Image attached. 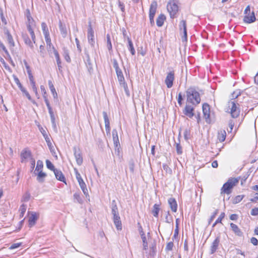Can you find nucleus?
<instances>
[{"label":"nucleus","mask_w":258,"mask_h":258,"mask_svg":"<svg viewBox=\"0 0 258 258\" xmlns=\"http://www.w3.org/2000/svg\"><path fill=\"white\" fill-rule=\"evenodd\" d=\"M187 102L192 105H197L200 103V95L195 87H190L186 91Z\"/></svg>","instance_id":"f257e3e1"},{"label":"nucleus","mask_w":258,"mask_h":258,"mask_svg":"<svg viewBox=\"0 0 258 258\" xmlns=\"http://www.w3.org/2000/svg\"><path fill=\"white\" fill-rule=\"evenodd\" d=\"M240 177L229 178L221 188V194L229 195L232 192V188L239 182Z\"/></svg>","instance_id":"f03ea898"},{"label":"nucleus","mask_w":258,"mask_h":258,"mask_svg":"<svg viewBox=\"0 0 258 258\" xmlns=\"http://www.w3.org/2000/svg\"><path fill=\"white\" fill-rule=\"evenodd\" d=\"M178 4V0H169L167 3V10L171 19L176 17L179 10Z\"/></svg>","instance_id":"7ed1b4c3"},{"label":"nucleus","mask_w":258,"mask_h":258,"mask_svg":"<svg viewBox=\"0 0 258 258\" xmlns=\"http://www.w3.org/2000/svg\"><path fill=\"white\" fill-rule=\"evenodd\" d=\"M228 111L233 118H237L240 112L239 104L235 100H231L228 103Z\"/></svg>","instance_id":"20e7f679"},{"label":"nucleus","mask_w":258,"mask_h":258,"mask_svg":"<svg viewBox=\"0 0 258 258\" xmlns=\"http://www.w3.org/2000/svg\"><path fill=\"white\" fill-rule=\"evenodd\" d=\"M26 26L27 30L30 34L34 43L36 42V36L34 33V29L36 28V23L34 19L28 20L26 21Z\"/></svg>","instance_id":"39448f33"},{"label":"nucleus","mask_w":258,"mask_h":258,"mask_svg":"<svg viewBox=\"0 0 258 258\" xmlns=\"http://www.w3.org/2000/svg\"><path fill=\"white\" fill-rule=\"evenodd\" d=\"M243 21L248 24L254 22L255 20V16L253 11L250 12V8L249 6H247L244 12Z\"/></svg>","instance_id":"423d86ee"},{"label":"nucleus","mask_w":258,"mask_h":258,"mask_svg":"<svg viewBox=\"0 0 258 258\" xmlns=\"http://www.w3.org/2000/svg\"><path fill=\"white\" fill-rule=\"evenodd\" d=\"M41 26L47 46L50 49L51 46H52V43L48 28L45 22H42Z\"/></svg>","instance_id":"0eeeda50"},{"label":"nucleus","mask_w":258,"mask_h":258,"mask_svg":"<svg viewBox=\"0 0 258 258\" xmlns=\"http://www.w3.org/2000/svg\"><path fill=\"white\" fill-rule=\"evenodd\" d=\"M75 173L76 179H77V181L83 192L86 196H88V189L87 188L86 183L82 178L81 174L77 169H75Z\"/></svg>","instance_id":"6e6552de"},{"label":"nucleus","mask_w":258,"mask_h":258,"mask_svg":"<svg viewBox=\"0 0 258 258\" xmlns=\"http://www.w3.org/2000/svg\"><path fill=\"white\" fill-rule=\"evenodd\" d=\"M33 158L32 152L31 150L28 148H24L21 152L20 159L21 163L26 162L28 159H31Z\"/></svg>","instance_id":"1a4fd4ad"},{"label":"nucleus","mask_w":258,"mask_h":258,"mask_svg":"<svg viewBox=\"0 0 258 258\" xmlns=\"http://www.w3.org/2000/svg\"><path fill=\"white\" fill-rule=\"evenodd\" d=\"M174 79L175 72L174 71H171L167 73L165 79V83L167 88H170L172 87Z\"/></svg>","instance_id":"9d476101"},{"label":"nucleus","mask_w":258,"mask_h":258,"mask_svg":"<svg viewBox=\"0 0 258 258\" xmlns=\"http://www.w3.org/2000/svg\"><path fill=\"white\" fill-rule=\"evenodd\" d=\"M87 39L88 42L92 46L95 44L94 32L91 25H89L87 31Z\"/></svg>","instance_id":"9b49d317"},{"label":"nucleus","mask_w":258,"mask_h":258,"mask_svg":"<svg viewBox=\"0 0 258 258\" xmlns=\"http://www.w3.org/2000/svg\"><path fill=\"white\" fill-rule=\"evenodd\" d=\"M112 138L113 141V144L115 147V150H117L118 153H119V149L120 147L119 139L118 137V133L116 130L114 129L112 131Z\"/></svg>","instance_id":"f8f14e48"},{"label":"nucleus","mask_w":258,"mask_h":258,"mask_svg":"<svg viewBox=\"0 0 258 258\" xmlns=\"http://www.w3.org/2000/svg\"><path fill=\"white\" fill-rule=\"evenodd\" d=\"M202 108L203 116L207 121L210 120V106L208 103H205L203 104Z\"/></svg>","instance_id":"ddd939ff"},{"label":"nucleus","mask_w":258,"mask_h":258,"mask_svg":"<svg viewBox=\"0 0 258 258\" xmlns=\"http://www.w3.org/2000/svg\"><path fill=\"white\" fill-rule=\"evenodd\" d=\"M183 112L184 115L191 118L195 114L194 107L189 104H186Z\"/></svg>","instance_id":"4468645a"},{"label":"nucleus","mask_w":258,"mask_h":258,"mask_svg":"<svg viewBox=\"0 0 258 258\" xmlns=\"http://www.w3.org/2000/svg\"><path fill=\"white\" fill-rule=\"evenodd\" d=\"M74 156L78 165H81L83 163V159L81 150L79 148H75L74 149Z\"/></svg>","instance_id":"2eb2a0df"},{"label":"nucleus","mask_w":258,"mask_h":258,"mask_svg":"<svg viewBox=\"0 0 258 258\" xmlns=\"http://www.w3.org/2000/svg\"><path fill=\"white\" fill-rule=\"evenodd\" d=\"M179 28L180 31H183V37L185 40H187V34L186 31V22L185 20H182L179 24Z\"/></svg>","instance_id":"dca6fc26"},{"label":"nucleus","mask_w":258,"mask_h":258,"mask_svg":"<svg viewBox=\"0 0 258 258\" xmlns=\"http://www.w3.org/2000/svg\"><path fill=\"white\" fill-rule=\"evenodd\" d=\"M38 215L35 212H32L28 218V225L30 227L33 226L36 223Z\"/></svg>","instance_id":"f3484780"},{"label":"nucleus","mask_w":258,"mask_h":258,"mask_svg":"<svg viewBox=\"0 0 258 258\" xmlns=\"http://www.w3.org/2000/svg\"><path fill=\"white\" fill-rule=\"evenodd\" d=\"M53 172H54V174L55 175L56 178L58 180L66 184H67L66 177H65L64 175H63V174L62 173V172L60 170L56 169L55 170H54V171Z\"/></svg>","instance_id":"a211bd4d"},{"label":"nucleus","mask_w":258,"mask_h":258,"mask_svg":"<svg viewBox=\"0 0 258 258\" xmlns=\"http://www.w3.org/2000/svg\"><path fill=\"white\" fill-rule=\"evenodd\" d=\"M220 243V237H217L215 240L212 242L211 248H210V253L211 254H213L217 250L218 246Z\"/></svg>","instance_id":"6ab92c4d"},{"label":"nucleus","mask_w":258,"mask_h":258,"mask_svg":"<svg viewBox=\"0 0 258 258\" xmlns=\"http://www.w3.org/2000/svg\"><path fill=\"white\" fill-rule=\"evenodd\" d=\"M103 118L105 122V130L107 134L110 135V121L109 118L108 117L107 114L106 112H104L103 113Z\"/></svg>","instance_id":"aec40b11"},{"label":"nucleus","mask_w":258,"mask_h":258,"mask_svg":"<svg viewBox=\"0 0 258 258\" xmlns=\"http://www.w3.org/2000/svg\"><path fill=\"white\" fill-rule=\"evenodd\" d=\"M113 221L116 229L118 230H121L122 229V223L119 216H113Z\"/></svg>","instance_id":"412c9836"},{"label":"nucleus","mask_w":258,"mask_h":258,"mask_svg":"<svg viewBox=\"0 0 258 258\" xmlns=\"http://www.w3.org/2000/svg\"><path fill=\"white\" fill-rule=\"evenodd\" d=\"M22 38L25 42V43L28 45V46L30 47L31 48L33 47V43L34 42L33 41L32 38L30 39L29 37L28 36V34L26 33H23L22 34Z\"/></svg>","instance_id":"4be33fe9"},{"label":"nucleus","mask_w":258,"mask_h":258,"mask_svg":"<svg viewBox=\"0 0 258 258\" xmlns=\"http://www.w3.org/2000/svg\"><path fill=\"white\" fill-rule=\"evenodd\" d=\"M168 204L173 212H176L177 209V204L174 198H171L168 200Z\"/></svg>","instance_id":"5701e85b"},{"label":"nucleus","mask_w":258,"mask_h":258,"mask_svg":"<svg viewBox=\"0 0 258 258\" xmlns=\"http://www.w3.org/2000/svg\"><path fill=\"white\" fill-rule=\"evenodd\" d=\"M230 225L232 230L236 235L239 236L242 235V232L237 225L233 223H231Z\"/></svg>","instance_id":"b1692460"},{"label":"nucleus","mask_w":258,"mask_h":258,"mask_svg":"<svg viewBox=\"0 0 258 258\" xmlns=\"http://www.w3.org/2000/svg\"><path fill=\"white\" fill-rule=\"evenodd\" d=\"M226 137V132L224 130H220L217 134V140L220 142H223L225 141Z\"/></svg>","instance_id":"393cba45"},{"label":"nucleus","mask_w":258,"mask_h":258,"mask_svg":"<svg viewBox=\"0 0 258 258\" xmlns=\"http://www.w3.org/2000/svg\"><path fill=\"white\" fill-rule=\"evenodd\" d=\"M157 8V3L156 1H153L150 7L149 15H155Z\"/></svg>","instance_id":"a878e982"},{"label":"nucleus","mask_w":258,"mask_h":258,"mask_svg":"<svg viewBox=\"0 0 258 258\" xmlns=\"http://www.w3.org/2000/svg\"><path fill=\"white\" fill-rule=\"evenodd\" d=\"M40 90L43 96V97L44 99V101L46 103V105L49 104V101L48 100V97H47V93L46 91V89L44 85H41L40 86Z\"/></svg>","instance_id":"bb28decb"},{"label":"nucleus","mask_w":258,"mask_h":258,"mask_svg":"<svg viewBox=\"0 0 258 258\" xmlns=\"http://www.w3.org/2000/svg\"><path fill=\"white\" fill-rule=\"evenodd\" d=\"M165 19H166L165 16L164 15H163V14L160 15L158 16V17L157 18V20H156L157 25L158 27H161L163 25L164 21L165 20Z\"/></svg>","instance_id":"cd10ccee"},{"label":"nucleus","mask_w":258,"mask_h":258,"mask_svg":"<svg viewBox=\"0 0 258 258\" xmlns=\"http://www.w3.org/2000/svg\"><path fill=\"white\" fill-rule=\"evenodd\" d=\"M160 210V205L158 204H155L153 206V209L152 210V214L155 217H156V218L158 217V214H159V212Z\"/></svg>","instance_id":"c85d7f7f"},{"label":"nucleus","mask_w":258,"mask_h":258,"mask_svg":"<svg viewBox=\"0 0 258 258\" xmlns=\"http://www.w3.org/2000/svg\"><path fill=\"white\" fill-rule=\"evenodd\" d=\"M48 86H49L50 90L51 92L52 93L53 97L54 98L56 97L57 95V93L55 90V87L52 83V82L51 80H49V81H48Z\"/></svg>","instance_id":"c756f323"},{"label":"nucleus","mask_w":258,"mask_h":258,"mask_svg":"<svg viewBox=\"0 0 258 258\" xmlns=\"http://www.w3.org/2000/svg\"><path fill=\"white\" fill-rule=\"evenodd\" d=\"M38 172V175L37 177V179L39 182H43L44 179L46 176V174L43 172V171H39Z\"/></svg>","instance_id":"7c9ffc66"},{"label":"nucleus","mask_w":258,"mask_h":258,"mask_svg":"<svg viewBox=\"0 0 258 258\" xmlns=\"http://www.w3.org/2000/svg\"><path fill=\"white\" fill-rule=\"evenodd\" d=\"M38 52L40 56H41L42 57H44L45 53H46V51H45V46H44V43H43L42 44L40 45L39 49L38 51Z\"/></svg>","instance_id":"2f4dec72"},{"label":"nucleus","mask_w":258,"mask_h":258,"mask_svg":"<svg viewBox=\"0 0 258 258\" xmlns=\"http://www.w3.org/2000/svg\"><path fill=\"white\" fill-rule=\"evenodd\" d=\"M115 72H116V74L117 79H118L119 83L125 80L123 73L121 69H120L119 70H117Z\"/></svg>","instance_id":"473e14b6"},{"label":"nucleus","mask_w":258,"mask_h":258,"mask_svg":"<svg viewBox=\"0 0 258 258\" xmlns=\"http://www.w3.org/2000/svg\"><path fill=\"white\" fill-rule=\"evenodd\" d=\"M119 85L123 88L124 90L126 95L127 96H130V91L128 88L127 85L126 83L125 82V80L122 82H119Z\"/></svg>","instance_id":"72a5a7b5"},{"label":"nucleus","mask_w":258,"mask_h":258,"mask_svg":"<svg viewBox=\"0 0 258 258\" xmlns=\"http://www.w3.org/2000/svg\"><path fill=\"white\" fill-rule=\"evenodd\" d=\"M225 216V214L224 212H222L220 215L219 217L217 218V219L215 221V222L213 223L212 227H215L218 223H222V221L224 219Z\"/></svg>","instance_id":"f704fd0d"},{"label":"nucleus","mask_w":258,"mask_h":258,"mask_svg":"<svg viewBox=\"0 0 258 258\" xmlns=\"http://www.w3.org/2000/svg\"><path fill=\"white\" fill-rule=\"evenodd\" d=\"M59 28L63 36L66 37L67 34V30L65 26L61 22L59 23Z\"/></svg>","instance_id":"c9c22d12"},{"label":"nucleus","mask_w":258,"mask_h":258,"mask_svg":"<svg viewBox=\"0 0 258 258\" xmlns=\"http://www.w3.org/2000/svg\"><path fill=\"white\" fill-rule=\"evenodd\" d=\"M244 195H238L233 198L232 200V203L237 204L240 203L244 198Z\"/></svg>","instance_id":"e433bc0d"},{"label":"nucleus","mask_w":258,"mask_h":258,"mask_svg":"<svg viewBox=\"0 0 258 258\" xmlns=\"http://www.w3.org/2000/svg\"><path fill=\"white\" fill-rule=\"evenodd\" d=\"M47 108L48 109V112L50 116L51 120L52 122H54L55 121V116L52 111V108L50 106V103L46 105Z\"/></svg>","instance_id":"4c0bfd02"},{"label":"nucleus","mask_w":258,"mask_h":258,"mask_svg":"<svg viewBox=\"0 0 258 258\" xmlns=\"http://www.w3.org/2000/svg\"><path fill=\"white\" fill-rule=\"evenodd\" d=\"M27 207L26 205L24 204H22L19 209V212H20V217L21 218L23 217L26 211Z\"/></svg>","instance_id":"58836bf2"},{"label":"nucleus","mask_w":258,"mask_h":258,"mask_svg":"<svg viewBox=\"0 0 258 258\" xmlns=\"http://www.w3.org/2000/svg\"><path fill=\"white\" fill-rule=\"evenodd\" d=\"M128 49L131 51V52L133 55L135 54V50L134 49L133 44L131 39L128 38Z\"/></svg>","instance_id":"ea45409f"},{"label":"nucleus","mask_w":258,"mask_h":258,"mask_svg":"<svg viewBox=\"0 0 258 258\" xmlns=\"http://www.w3.org/2000/svg\"><path fill=\"white\" fill-rule=\"evenodd\" d=\"M46 165L47 168L53 172L56 169L55 168L53 164L49 160H46Z\"/></svg>","instance_id":"a19ab883"},{"label":"nucleus","mask_w":258,"mask_h":258,"mask_svg":"<svg viewBox=\"0 0 258 258\" xmlns=\"http://www.w3.org/2000/svg\"><path fill=\"white\" fill-rule=\"evenodd\" d=\"M43 168V164L42 161L38 160L37 162V165L35 170L37 171H42Z\"/></svg>","instance_id":"79ce46f5"},{"label":"nucleus","mask_w":258,"mask_h":258,"mask_svg":"<svg viewBox=\"0 0 258 258\" xmlns=\"http://www.w3.org/2000/svg\"><path fill=\"white\" fill-rule=\"evenodd\" d=\"M112 202L115 203V201L114 200ZM111 212H112V214H113V216H114L115 215H119L118 213L117 207L116 204H115L114 205L112 206Z\"/></svg>","instance_id":"37998d69"},{"label":"nucleus","mask_w":258,"mask_h":258,"mask_svg":"<svg viewBox=\"0 0 258 258\" xmlns=\"http://www.w3.org/2000/svg\"><path fill=\"white\" fill-rule=\"evenodd\" d=\"M50 48H51L53 50V52L54 54V56L55 57L56 60L57 59L60 58L59 53L58 51L56 50V49L54 47L53 44H52V46H51V47Z\"/></svg>","instance_id":"c03bdc74"},{"label":"nucleus","mask_w":258,"mask_h":258,"mask_svg":"<svg viewBox=\"0 0 258 258\" xmlns=\"http://www.w3.org/2000/svg\"><path fill=\"white\" fill-rule=\"evenodd\" d=\"M50 48H51L53 50V52L54 54V56L55 57L56 60L57 59L60 58L59 53L58 51L56 50V49L54 47L53 44H52V46H51V47Z\"/></svg>","instance_id":"a18cd8bd"},{"label":"nucleus","mask_w":258,"mask_h":258,"mask_svg":"<svg viewBox=\"0 0 258 258\" xmlns=\"http://www.w3.org/2000/svg\"><path fill=\"white\" fill-rule=\"evenodd\" d=\"M176 150L178 155H181L182 153V148L179 143L176 144Z\"/></svg>","instance_id":"49530a36"},{"label":"nucleus","mask_w":258,"mask_h":258,"mask_svg":"<svg viewBox=\"0 0 258 258\" xmlns=\"http://www.w3.org/2000/svg\"><path fill=\"white\" fill-rule=\"evenodd\" d=\"M30 198V194L29 192H26L22 197V202H27Z\"/></svg>","instance_id":"de8ad7c7"},{"label":"nucleus","mask_w":258,"mask_h":258,"mask_svg":"<svg viewBox=\"0 0 258 258\" xmlns=\"http://www.w3.org/2000/svg\"><path fill=\"white\" fill-rule=\"evenodd\" d=\"M107 38V47L109 50H111L112 49V44L110 39V37L109 34H107L106 36Z\"/></svg>","instance_id":"09e8293b"},{"label":"nucleus","mask_w":258,"mask_h":258,"mask_svg":"<svg viewBox=\"0 0 258 258\" xmlns=\"http://www.w3.org/2000/svg\"><path fill=\"white\" fill-rule=\"evenodd\" d=\"M177 99V102H178V104L180 106H181L182 104V100H183L182 94L181 92H180L178 93Z\"/></svg>","instance_id":"8fccbe9b"},{"label":"nucleus","mask_w":258,"mask_h":258,"mask_svg":"<svg viewBox=\"0 0 258 258\" xmlns=\"http://www.w3.org/2000/svg\"><path fill=\"white\" fill-rule=\"evenodd\" d=\"M13 77L15 82L18 85V87L19 88L22 87L23 86L22 85L21 83H20V81L19 79H18V78L15 75H13Z\"/></svg>","instance_id":"3c124183"},{"label":"nucleus","mask_w":258,"mask_h":258,"mask_svg":"<svg viewBox=\"0 0 258 258\" xmlns=\"http://www.w3.org/2000/svg\"><path fill=\"white\" fill-rule=\"evenodd\" d=\"M25 16L26 17V20L33 19V18L31 16L30 11L29 9H27L25 12Z\"/></svg>","instance_id":"603ef678"},{"label":"nucleus","mask_w":258,"mask_h":258,"mask_svg":"<svg viewBox=\"0 0 258 258\" xmlns=\"http://www.w3.org/2000/svg\"><path fill=\"white\" fill-rule=\"evenodd\" d=\"M21 91L24 93L25 95L27 96V97L29 99H31V96L29 94V93H28V92L25 89V88H24L23 86L22 87H21L20 88H19Z\"/></svg>","instance_id":"864d4df0"},{"label":"nucleus","mask_w":258,"mask_h":258,"mask_svg":"<svg viewBox=\"0 0 258 258\" xmlns=\"http://www.w3.org/2000/svg\"><path fill=\"white\" fill-rule=\"evenodd\" d=\"M21 91L24 93L25 95L27 96V97L29 99H31V96L29 94V93H28V92L25 89V88H24L23 86L22 87H21L20 88H19Z\"/></svg>","instance_id":"5fc2aeb1"},{"label":"nucleus","mask_w":258,"mask_h":258,"mask_svg":"<svg viewBox=\"0 0 258 258\" xmlns=\"http://www.w3.org/2000/svg\"><path fill=\"white\" fill-rule=\"evenodd\" d=\"M21 91L24 93L25 95L27 96V97L29 99H31V96L29 94V93H28V92L25 89V88H24L23 86L22 87H21L20 88H19Z\"/></svg>","instance_id":"6e6d98bb"},{"label":"nucleus","mask_w":258,"mask_h":258,"mask_svg":"<svg viewBox=\"0 0 258 258\" xmlns=\"http://www.w3.org/2000/svg\"><path fill=\"white\" fill-rule=\"evenodd\" d=\"M218 210H216L214 211V212L211 215V217H210V218L209 219V224H210L211 223V222L215 219V218L216 217V216L218 214Z\"/></svg>","instance_id":"4d7b16f0"},{"label":"nucleus","mask_w":258,"mask_h":258,"mask_svg":"<svg viewBox=\"0 0 258 258\" xmlns=\"http://www.w3.org/2000/svg\"><path fill=\"white\" fill-rule=\"evenodd\" d=\"M21 245H22L21 242L13 243L10 246V247H9V249H14L17 248H18L19 247H20Z\"/></svg>","instance_id":"13d9d810"},{"label":"nucleus","mask_w":258,"mask_h":258,"mask_svg":"<svg viewBox=\"0 0 258 258\" xmlns=\"http://www.w3.org/2000/svg\"><path fill=\"white\" fill-rule=\"evenodd\" d=\"M74 198L79 203H82L83 201L79 193H75L74 195Z\"/></svg>","instance_id":"bf43d9fd"},{"label":"nucleus","mask_w":258,"mask_h":258,"mask_svg":"<svg viewBox=\"0 0 258 258\" xmlns=\"http://www.w3.org/2000/svg\"><path fill=\"white\" fill-rule=\"evenodd\" d=\"M38 127L39 128L40 132L41 133V134H42L43 136H44V135H46V134H48L46 128H43L40 125H38Z\"/></svg>","instance_id":"052dcab7"},{"label":"nucleus","mask_w":258,"mask_h":258,"mask_svg":"<svg viewBox=\"0 0 258 258\" xmlns=\"http://www.w3.org/2000/svg\"><path fill=\"white\" fill-rule=\"evenodd\" d=\"M166 222L167 223H170L172 221V216L169 213V212H167L166 216Z\"/></svg>","instance_id":"680f3d73"},{"label":"nucleus","mask_w":258,"mask_h":258,"mask_svg":"<svg viewBox=\"0 0 258 258\" xmlns=\"http://www.w3.org/2000/svg\"><path fill=\"white\" fill-rule=\"evenodd\" d=\"M7 39H8V42H9V44L11 45V46H14L15 43H14L12 36L9 35V37H8Z\"/></svg>","instance_id":"e2e57ef3"},{"label":"nucleus","mask_w":258,"mask_h":258,"mask_svg":"<svg viewBox=\"0 0 258 258\" xmlns=\"http://www.w3.org/2000/svg\"><path fill=\"white\" fill-rule=\"evenodd\" d=\"M250 242L255 246L258 245V240L255 237H251L250 238Z\"/></svg>","instance_id":"0e129e2a"},{"label":"nucleus","mask_w":258,"mask_h":258,"mask_svg":"<svg viewBox=\"0 0 258 258\" xmlns=\"http://www.w3.org/2000/svg\"><path fill=\"white\" fill-rule=\"evenodd\" d=\"M58 70L62 72L61 62L60 58L56 60Z\"/></svg>","instance_id":"69168bd1"},{"label":"nucleus","mask_w":258,"mask_h":258,"mask_svg":"<svg viewBox=\"0 0 258 258\" xmlns=\"http://www.w3.org/2000/svg\"><path fill=\"white\" fill-rule=\"evenodd\" d=\"M251 215L252 216L258 215V208H254L251 211Z\"/></svg>","instance_id":"338daca9"},{"label":"nucleus","mask_w":258,"mask_h":258,"mask_svg":"<svg viewBox=\"0 0 258 258\" xmlns=\"http://www.w3.org/2000/svg\"><path fill=\"white\" fill-rule=\"evenodd\" d=\"M113 66L115 70V71L120 69L119 68L118 63V62H117L116 60H113Z\"/></svg>","instance_id":"774afa93"}]
</instances>
